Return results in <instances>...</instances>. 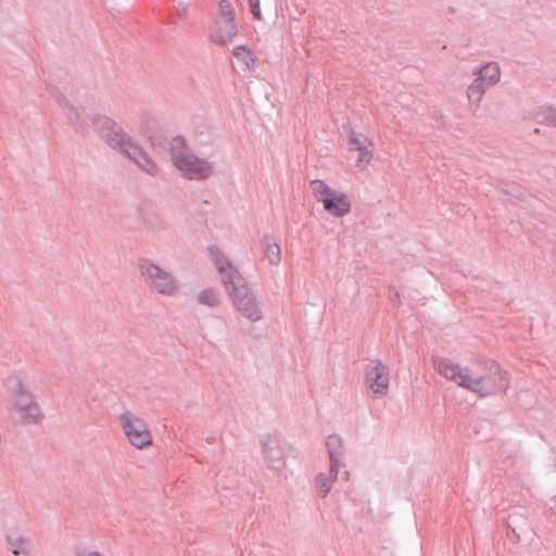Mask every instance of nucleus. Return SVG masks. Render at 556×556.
Listing matches in <instances>:
<instances>
[{
	"label": "nucleus",
	"mask_w": 556,
	"mask_h": 556,
	"mask_svg": "<svg viewBox=\"0 0 556 556\" xmlns=\"http://www.w3.org/2000/svg\"><path fill=\"white\" fill-rule=\"evenodd\" d=\"M7 399L23 422L34 424L41 418L39 406L17 376L8 377L5 380Z\"/></svg>",
	"instance_id": "obj_4"
},
{
	"label": "nucleus",
	"mask_w": 556,
	"mask_h": 556,
	"mask_svg": "<svg viewBox=\"0 0 556 556\" xmlns=\"http://www.w3.org/2000/svg\"><path fill=\"white\" fill-rule=\"evenodd\" d=\"M344 475H345V479H349V471H345Z\"/></svg>",
	"instance_id": "obj_30"
},
{
	"label": "nucleus",
	"mask_w": 556,
	"mask_h": 556,
	"mask_svg": "<svg viewBox=\"0 0 556 556\" xmlns=\"http://www.w3.org/2000/svg\"><path fill=\"white\" fill-rule=\"evenodd\" d=\"M263 309L260 302L253 294L245 292V318L258 321L263 318Z\"/></svg>",
	"instance_id": "obj_16"
},
{
	"label": "nucleus",
	"mask_w": 556,
	"mask_h": 556,
	"mask_svg": "<svg viewBox=\"0 0 556 556\" xmlns=\"http://www.w3.org/2000/svg\"><path fill=\"white\" fill-rule=\"evenodd\" d=\"M390 375L379 359H372L365 369V384L377 396H384L389 391Z\"/></svg>",
	"instance_id": "obj_9"
},
{
	"label": "nucleus",
	"mask_w": 556,
	"mask_h": 556,
	"mask_svg": "<svg viewBox=\"0 0 556 556\" xmlns=\"http://www.w3.org/2000/svg\"><path fill=\"white\" fill-rule=\"evenodd\" d=\"M261 453L266 467L275 472L286 469V446L277 434L264 433L258 437Z\"/></svg>",
	"instance_id": "obj_8"
},
{
	"label": "nucleus",
	"mask_w": 556,
	"mask_h": 556,
	"mask_svg": "<svg viewBox=\"0 0 556 556\" xmlns=\"http://www.w3.org/2000/svg\"><path fill=\"white\" fill-rule=\"evenodd\" d=\"M433 367L445 379L483 397L493 395L497 391H506L510 383L508 372L492 359L483 363L485 375L476 374L468 367H462L442 357L433 358Z\"/></svg>",
	"instance_id": "obj_1"
},
{
	"label": "nucleus",
	"mask_w": 556,
	"mask_h": 556,
	"mask_svg": "<svg viewBox=\"0 0 556 556\" xmlns=\"http://www.w3.org/2000/svg\"><path fill=\"white\" fill-rule=\"evenodd\" d=\"M358 152H359V156L356 161V166L364 168L370 163V160L372 156V151L370 150V148H367V149L361 150Z\"/></svg>",
	"instance_id": "obj_21"
},
{
	"label": "nucleus",
	"mask_w": 556,
	"mask_h": 556,
	"mask_svg": "<svg viewBox=\"0 0 556 556\" xmlns=\"http://www.w3.org/2000/svg\"><path fill=\"white\" fill-rule=\"evenodd\" d=\"M89 556H101L99 553H91Z\"/></svg>",
	"instance_id": "obj_29"
},
{
	"label": "nucleus",
	"mask_w": 556,
	"mask_h": 556,
	"mask_svg": "<svg viewBox=\"0 0 556 556\" xmlns=\"http://www.w3.org/2000/svg\"><path fill=\"white\" fill-rule=\"evenodd\" d=\"M543 113L545 116V121L549 125L556 127V109L553 106H545L543 108Z\"/></svg>",
	"instance_id": "obj_22"
},
{
	"label": "nucleus",
	"mask_w": 556,
	"mask_h": 556,
	"mask_svg": "<svg viewBox=\"0 0 556 556\" xmlns=\"http://www.w3.org/2000/svg\"><path fill=\"white\" fill-rule=\"evenodd\" d=\"M241 47H235L233 50H232V54L237 58H240L241 56Z\"/></svg>",
	"instance_id": "obj_25"
},
{
	"label": "nucleus",
	"mask_w": 556,
	"mask_h": 556,
	"mask_svg": "<svg viewBox=\"0 0 556 556\" xmlns=\"http://www.w3.org/2000/svg\"><path fill=\"white\" fill-rule=\"evenodd\" d=\"M476 79L467 87L468 109L476 114L484 93L501 79V67L496 62H490L473 71Z\"/></svg>",
	"instance_id": "obj_5"
},
{
	"label": "nucleus",
	"mask_w": 556,
	"mask_h": 556,
	"mask_svg": "<svg viewBox=\"0 0 556 556\" xmlns=\"http://www.w3.org/2000/svg\"><path fill=\"white\" fill-rule=\"evenodd\" d=\"M239 29L235 22L228 20H217L211 30L210 37L213 42L225 46L232 43L238 37Z\"/></svg>",
	"instance_id": "obj_10"
},
{
	"label": "nucleus",
	"mask_w": 556,
	"mask_h": 556,
	"mask_svg": "<svg viewBox=\"0 0 556 556\" xmlns=\"http://www.w3.org/2000/svg\"><path fill=\"white\" fill-rule=\"evenodd\" d=\"M117 421L126 441L137 450H146L153 443L151 430L147 421L131 412L117 415Z\"/></svg>",
	"instance_id": "obj_6"
},
{
	"label": "nucleus",
	"mask_w": 556,
	"mask_h": 556,
	"mask_svg": "<svg viewBox=\"0 0 556 556\" xmlns=\"http://www.w3.org/2000/svg\"><path fill=\"white\" fill-rule=\"evenodd\" d=\"M249 5L253 17L261 21L262 14L260 9V0H249Z\"/></svg>",
	"instance_id": "obj_23"
},
{
	"label": "nucleus",
	"mask_w": 556,
	"mask_h": 556,
	"mask_svg": "<svg viewBox=\"0 0 556 556\" xmlns=\"http://www.w3.org/2000/svg\"><path fill=\"white\" fill-rule=\"evenodd\" d=\"M12 552L16 555L18 554V549L16 548V546H13Z\"/></svg>",
	"instance_id": "obj_28"
},
{
	"label": "nucleus",
	"mask_w": 556,
	"mask_h": 556,
	"mask_svg": "<svg viewBox=\"0 0 556 556\" xmlns=\"http://www.w3.org/2000/svg\"><path fill=\"white\" fill-rule=\"evenodd\" d=\"M216 265H217V267H218V269H219L220 271H225V270H226V267H225V266H224V264H222L219 261H216Z\"/></svg>",
	"instance_id": "obj_26"
},
{
	"label": "nucleus",
	"mask_w": 556,
	"mask_h": 556,
	"mask_svg": "<svg viewBox=\"0 0 556 556\" xmlns=\"http://www.w3.org/2000/svg\"><path fill=\"white\" fill-rule=\"evenodd\" d=\"M198 301L206 306H215L218 303V296L213 290L205 289L199 293Z\"/></svg>",
	"instance_id": "obj_20"
},
{
	"label": "nucleus",
	"mask_w": 556,
	"mask_h": 556,
	"mask_svg": "<svg viewBox=\"0 0 556 556\" xmlns=\"http://www.w3.org/2000/svg\"><path fill=\"white\" fill-rule=\"evenodd\" d=\"M326 447L329 455L331 471L340 470L344 466V442L338 434H330L326 439Z\"/></svg>",
	"instance_id": "obj_11"
},
{
	"label": "nucleus",
	"mask_w": 556,
	"mask_h": 556,
	"mask_svg": "<svg viewBox=\"0 0 556 556\" xmlns=\"http://www.w3.org/2000/svg\"><path fill=\"white\" fill-rule=\"evenodd\" d=\"M97 128L100 135L114 148H121L130 159L134 160L144 172L153 175L156 172V165L148 155L131 144L127 135L118 127L115 122L109 117L97 119Z\"/></svg>",
	"instance_id": "obj_2"
},
{
	"label": "nucleus",
	"mask_w": 556,
	"mask_h": 556,
	"mask_svg": "<svg viewBox=\"0 0 556 556\" xmlns=\"http://www.w3.org/2000/svg\"><path fill=\"white\" fill-rule=\"evenodd\" d=\"M235 11L231 3L227 0H222L218 3V20H228L233 22Z\"/></svg>",
	"instance_id": "obj_19"
},
{
	"label": "nucleus",
	"mask_w": 556,
	"mask_h": 556,
	"mask_svg": "<svg viewBox=\"0 0 556 556\" xmlns=\"http://www.w3.org/2000/svg\"><path fill=\"white\" fill-rule=\"evenodd\" d=\"M225 265L229 269V273L227 275V279H224V283H225L228 292L233 296V303L238 307H240L241 300L235 293L238 290V287H240V285H241V276H240L239 271H237V270L232 271L231 265L228 264L226 261H225Z\"/></svg>",
	"instance_id": "obj_15"
},
{
	"label": "nucleus",
	"mask_w": 556,
	"mask_h": 556,
	"mask_svg": "<svg viewBox=\"0 0 556 556\" xmlns=\"http://www.w3.org/2000/svg\"><path fill=\"white\" fill-rule=\"evenodd\" d=\"M338 475H339V470H336L333 472V471H331V467L329 466V472H319L316 476L315 486H316L317 494L320 497H326L328 495Z\"/></svg>",
	"instance_id": "obj_14"
},
{
	"label": "nucleus",
	"mask_w": 556,
	"mask_h": 556,
	"mask_svg": "<svg viewBox=\"0 0 556 556\" xmlns=\"http://www.w3.org/2000/svg\"><path fill=\"white\" fill-rule=\"evenodd\" d=\"M349 140H350V143L357 151L372 147V142H371V140L368 139V137H366L363 134L355 132V131L351 132Z\"/></svg>",
	"instance_id": "obj_18"
},
{
	"label": "nucleus",
	"mask_w": 556,
	"mask_h": 556,
	"mask_svg": "<svg viewBox=\"0 0 556 556\" xmlns=\"http://www.w3.org/2000/svg\"><path fill=\"white\" fill-rule=\"evenodd\" d=\"M400 300V293L397 291L394 292V299L392 301H399Z\"/></svg>",
	"instance_id": "obj_27"
},
{
	"label": "nucleus",
	"mask_w": 556,
	"mask_h": 556,
	"mask_svg": "<svg viewBox=\"0 0 556 556\" xmlns=\"http://www.w3.org/2000/svg\"><path fill=\"white\" fill-rule=\"evenodd\" d=\"M256 63V56L254 53L245 48V66L253 67Z\"/></svg>",
	"instance_id": "obj_24"
},
{
	"label": "nucleus",
	"mask_w": 556,
	"mask_h": 556,
	"mask_svg": "<svg viewBox=\"0 0 556 556\" xmlns=\"http://www.w3.org/2000/svg\"><path fill=\"white\" fill-rule=\"evenodd\" d=\"M261 250L263 257L270 266H279L281 263V248L271 235H265L261 239Z\"/></svg>",
	"instance_id": "obj_13"
},
{
	"label": "nucleus",
	"mask_w": 556,
	"mask_h": 556,
	"mask_svg": "<svg viewBox=\"0 0 556 556\" xmlns=\"http://www.w3.org/2000/svg\"><path fill=\"white\" fill-rule=\"evenodd\" d=\"M170 151L173 164L184 177L203 179L212 174V165L191 152L181 137L172 140Z\"/></svg>",
	"instance_id": "obj_3"
},
{
	"label": "nucleus",
	"mask_w": 556,
	"mask_h": 556,
	"mask_svg": "<svg viewBox=\"0 0 556 556\" xmlns=\"http://www.w3.org/2000/svg\"><path fill=\"white\" fill-rule=\"evenodd\" d=\"M311 188L315 199L321 202V199L330 197L334 189L330 188L324 180L315 179L311 181Z\"/></svg>",
	"instance_id": "obj_17"
},
{
	"label": "nucleus",
	"mask_w": 556,
	"mask_h": 556,
	"mask_svg": "<svg viewBox=\"0 0 556 556\" xmlns=\"http://www.w3.org/2000/svg\"><path fill=\"white\" fill-rule=\"evenodd\" d=\"M324 208L333 216H344L351 210V203L348 195L340 191H333L330 197L321 199Z\"/></svg>",
	"instance_id": "obj_12"
},
{
	"label": "nucleus",
	"mask_w": 556,
	"mask_h": 556,
	"mask_svg": "<svg viewBox=\"0 0 556 556\" xmlns=\"http://www.w3.org/2000/svg\"><path fill=\"white\" fill-rule=\"evenodd\" d=\"M140 273L151 291L162 295H174L178 289L175 277L151 262H142Z\"/></svg>",
	"instance_id": "obj_7"
}]
</instances>
